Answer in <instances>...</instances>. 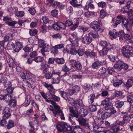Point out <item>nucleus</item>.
<instances>
[{"label":"nucleus","instance_id":"obj_15","mask_svg":"<svg viewBox=\"0 0 133 133\" xmlns=\"http://www.w3.org/2000/svg\"><path fill=\"white\" fill-rule=\"evenodd\" d=\"M22 47V44L19 42H17L14 45V50L16 52H18Z\"/></svg>","mask_w":133,"mask_h":133},{"label":"nucleus","instance_id":"obj_26","mask_svg":"<svg viewBox=\"0 0 133 133\" xmlns=\"http://www.w3.org/2000/svg\"><path fill=\"white\" fill-rule=\"evenodd\" d=\"M133 80L131 79H128L126 82L125 87L127 89L130 87H132L133 85Z\"/></svg>","mask_w":133,"mask_h":133},{"label":"nucleus","instance_id":"obj_50","mask_svg":"<svg viewBox=\"0 0 133 133\" xmlns=\"http://www.w3.org/2000/svg\"><path fill=\"white\" fill-rule=\"evenodd\" d=\"M129 10V9L126 7V6H124L123 8H122L120 11V12L121 13H124L126 12H129L128 11Z\"/></svg>","mask_w":133,"mask_h":133},{"label":"nucleus","instance_id":"obj_9","mask_svg":"<svg viewBox=\"0 0 133 133\" xmlns=\"http://www.w3.org/2000/svg\"><path fill=\"white\" fill-rule=\"evenodd\" d=\"M3 114L4 115L3 117L5 119H8L11 115L10 109L8 107H5L3 110Z\"/></svg>","mask_w":133,"mask_h":133},{"label":"nucleus","instance_id":"obj_64","mask_svg":"<svg viewBox=\"0 0 133 133\" xmlns=\"http://www.w3.org/2000/svg\"><path fill=\"white\" fill-rule=\"evenodd\" d=\"M6 123L7 122L5 119L3 117L0 122V125L4 127L6 125Z\"/></svg>","mask_w":133,"mask_h":133},{"label":"nucleus","instance_id":"obj_4","mask_svg":"<svg viewBox=\"0 0 133 133\" xmlns=\"http://www.w3.org/2000/svg\"><path fill=\"white\" fill-rule=\"evenodd\" d=\"M104 123L103 120L102 118H96L94 120L93 122V128L94 129L96 130L100 128L99 126L101 125Z\"/></svg>","mask_w":133,"mask_h":133},{"label":"nucleus","instance_id":"obj_21","mask_svg":"<svg viewBox=\"0 0 133 133\" xmlns=\"http://www.w3.org/2000/svg\"><path fill=\"white\" fill-rule=\"evenodd\" d=\"M80 90V88L79 86L77 85H75L72 88L71 90L72 93H69V94L70 95H71L74 93L79 92Z\"/></svg>","mask_w":133,"mask_h":133},{"label":"nucleus","instance_id":"obj_42","mask_svg":"<svg viewBox=\"0 0 133 133\" xmlns=\"http://www.w3.org/2000/svg\"><path fill=\"white\" fill-rule=\"evenodd\" d=\"M113 106V104L112 103H109L108 104L104 106V107L105 109L106 110H110V109H111L112 108Z\"/></svg>","mask_w":133,"mask_h":133},{"label":"nucleus","instance_id":"obj_58","mask_svg":"<svg viewBox=\"0 0 133 133\" xmlns=\"http://www.w3.org/2000/svg\"><path fill=\"white\" fill-rule=\"evenodd\" d=\"M51 14L52 16L56 17L58 15V11L56 9L53 10L51 11Z\"/></svg>","mask_w":133,"mask_h":133},{"label":"nucleus","instance_id":"obj_13","mask_svg":"<svg viewBox=\"0 0 133 133\" xmlns=\"http://www.w3.org/2000/svg\"><path fill=\"white\" fill-rule=\"evenodd\" d=\"M94 1L93 0H89L87 2L86 5L84 7V8L87 10L89 8L93 9L95 8L94 5L93 4Z\"/></svg>","mask_w":133,"mask_h":133},{"label":"nucleus","instance_id":"obj_8","mask_svg":"<svg viewBox=\"0 0 133 133\" xmlns=\"http://www.w3.org/2000/svg\"><path fill=\"white\" fill-rule=\"evenodd\" d=\"M10 33L7 34V35L5 36L4 38V41L5 42L9 40L10 36L13 37L17 34L16 31L12 29L11 30L10 32Z\"/></svg>","mask_w":133,"mask_h":133},{"label":"nucleus","instance_id":"obj_7","mask_svg":"<svg viewBox=\"0 0 133 133\" xmlns=\"http://www.w3.org/2000/svg\"><path fill=\"white\" fill-rule=\"evenodd\" d=\"M60 107L58 105H55L54 106V108L50 110L52 111L54 116L56 117L59 116L61 113L62 112V110L60 109Z\"/></svg>","mask_w":133,"mask_h":133},{"label":"nucleus","instance_id":"obj_60","mask_svg":"<svg viewBox=\"0 0 133 133\" xmlns=\"http://www.w3.org/2000/svg\"><path fill=\"white\" fill-rule=\"evenodd\" d=\"M43 84L44 87L47 88L49 90L52 88V85L51 84H48L46 82H43Z\"/></svg>","mask_w":133,"mask_h":133},{"label":"nucleus","instance_id":"obj_53","mask_svg":"<svg viewBox=\"0 0 133 133\" xmlns=\"http://www.w3.org/2000/svg\"><path fill=\"white\" fill-rule=\"evenodd\" d=\"M99 7L104 8L106 5V3L104 2L101 1L97 3Z\"/></svg>","mask_w":133,"mask_h":133},{"label":"nucleus","instance_id":"obj_25","mask_svg":"<svg viewBox=\"0 0 133 133\" xmlns=\"http://www.w3.org/2000/svg\"><path fill=\"white\" fill-rule=\"evenodd\" d=\"M14 126V123L13 121L10 119L8 122L7 128L9 130Z\"/></svg>","mask_w":133,"mask_h":133},{"label":"nucleus","instance_id":"obj_2","mask_svg":"<svg viewBox=\"0 0 133 133\" xmlns=\"http://www.w3.org/2000/svg\"><path fill=\"white\" fill-rule=\"evenodd\" d=\"M68 102L69 104L74 106L76 109L79 108L83 105V101L81 99L75 100L73 98H69Z\"/></svg>","mask_w":133,"mask_h":133},{"label":"nucleus","instance_id":"obj_23","mask_svg":"<svg viewBox=\"0 0 133 133\" xmlns=\"http://www.w3.org/2000/svg\"><path fill=\"white\" fill-rule=\"evenodd\" d=\"M121 61L119 60L117 62V63L114 65V68L118 71H120L121 70Z\"/></svg>","mask_w":133,"mask_h":133},{"label":"nucleus","instance_id":"obj_56","mask_svg":"<svg viewBox=\"0 0 133 133\" xmlns=\"http://www.w3.org/2000/svg\"><path fill=\"white\" fill-rule=\"evenodd\" d=\"M122 23L124 27L127 28L128 23V19L125 18H123Z\"/></svg>","mask_w":133,"mask_h":133},{"label":"nucleus","instance_id":"obj_43","mask_svg":"<svg viewBox=\"0 0 133 133\" xmlns=\"http://www.w3.org/2000/svg\"><path fill=\"white\" fill-rule=\"evenodd\" d=\"M83 88L87 91H88L92 89L91 85L89 84H85L83 85Z\"/></svg>","mask_w":133,"mask_h":133},{"label":"nucleus","instance_id":"obj_11","mask_svg":"<svg viewBox=\"0 0 133 133\" xmlns=\"http://www.w3.org/2000/svg\"><path fill=\"white\" fill-rule=\"evenodd\" d=\"M91 27L95 31H98L100 29L99 23L96 21H94L91 23Z\"/></svg>","mask_w":133,"mask_h":133},{"label":"nucleus","instance_id":"obj_57","mask_svg":"<svg viewBox=\"0 0 133 133\" xmlns=\"http://www.w3.org/2000/svg\"><path fill=\"white\" fill-rule=\"evenodd\" d=\"M121 69H124L127 70L128 67V65L126 63H123L121 61Z\"/></svg>","mask_w":133,"mask_h":133},{"label":"nucleus","instance_id":"obj_14","mask_svg":"<svg viewBox=\"0 0 133 133\" xmlns=\"http://www.w3.org/2000/svg\"><path fill=\"white\" fill-rule=\"evenodd\" d=\"M79 124L82 126H88V128L90 129V127L89 126L88 123L86 122L87 120L83 118H79L78 119Z\"/></svg>","mask_w":133,"mask_h":133},{"label":"nucleus","instance_id":"obj_10","mask_svg":"<svg viewBox=\"0 0 133 133\" xmlns=\"http://www.w3.org/2000/svg\"><path fill=\"white\" fill-rule=\"evenodd\" d=\"M64 24L60 22H57L56 23L53 24V28L55 30H59L61 29L64 28Z\"/></svg>","mask_w":133,"mask_h":133},{"label":"nucleus","instance_id":"obj_46","mask_svg":"<svg viewBox=\"0 0 133 133\" xmlns=\"http://www.w3.org/2000/svg\"><path fill=\"white\" fill-rule=\"evenodd\" d=\"M106 71L105 68L104 67H102L99 70L98 74L100 75H104Z\"/></svg>","mask_w":133,"mask_h":133},{"label":"nucleus","instance_id":"obj_39","mask_svg":"<svg viewBox=\"0 0 133 133\" xmlns=\"http://www.w3.org/2000/svg\"><path fill=\"white\" fill-rule=\"evenodd\" d=\"M121 114H125L123 117V120L124 121H126L128 122L129 121L130 119L129 116L127 115V114H125V113L124 112H122L121 113Z\"/></svg>","mask_w":133,"mask_h":133},{"label":"nucleus","instance_id":"obj_19","mask_svg":"<svg viewBox=\"0 0 133 133\" xmlns=\"http://www.w3.org/2000/svg\"><path fill=\"white\" fill-rule=\"evenodd\" d=\"M123 18L121 15H118L117 17V19L115 23L114 24L113 26L114 28L116 27L117 25L120 24L123 20Z\"/></svg>","mask_w":133,"mask_h":133},{"label":"nucleus","instance_id":"obj_20","mask_svg":"<svg viewBox=\"0 0 133 133\" xmlns=\"http://www.w3.org/2000/svg\"><path fill=\"white\" fill-rule=\"evenodd\" d=\"M109 34L110 38L112 39L115 38L117 36V33L115 29H114L110 31Z\"/></svg>","mask_w":133,"mask_h":133},{"label":"nucleus","instance_id":"obj_18","mask_svg":"<svg viewBox=\"0 0 133 133\" xmlns=\"http://www.w3.org/2000/svg\"><path fill=\"white\" fill-rule=\"evenodd\" d=\"M40 94L42 97L45 99L46 102L49 103L51 102L53 105H54L56 104L55 102H53L51 100L47 99V93H45L43 91H42L40 92Z\"/></svg>","mask_w":133,"mask_h":133},{"label":"nucleus","instance_id":"obj_55","mask_svg":"<svg viewBox=\"0 0 133 133\" xmlns=\"http://www.w3.org/2000/svg\"><path fill=\"white\" fill-rule=\"evenodd\" d=\"M44 76L46 78L49 79L51 78L52 75L50 72L48 71L45 74Z\"/></svg>","mask_w":133,"mask_h":133},{"label":"nucleus","instance_id":"obj_45","mask_svg":"<svg viewBox=\"0 0 133 133\" xmlns=\"http://www.w3.org/2000/svg\"><path fill=\"white\" fill-rule=\"evenodd\" d=\"M73 25V22L70 19H68L67 20L64 24V26H69Z\"/></svg>","mask_w":133,"mask_h":133},{"label":"nucleus","instance_id":"obj_48","mask_svg":"<svg viewBox=\"0 0 133 133\" xmlns=\"http://www.w3.org/2000/svg\"><path fill=\"white\" fill-rule=\"evenodd\" d=\"M55 61L57 63L60 64H62L64 62V59L63 58H56Z\"/></svg>","mask_w":133,"mask_h":133},{"label":"nucleus","instance_id":"obj_49","mask_svg":"<svg viewBox=\"0 0 133 133\" xmlns=\"http://www.w3.org/2000/svg\"><path fill=\"white\" fill-rule=\"evenodd\" d=\"M12 97L9 94H7L4 96V100L5 101L8 102L12 99Z\"/></svg>","mask_w":133,"mask_h":133},{"label":"nucleus","instance_id":"obj_52","mask_svg":"<svg viewBox=\"0 0 133 133\" xmlns=\"http://www.w3.org/2000/svg\"><path fill=\"white\" fill-rule=\"evenodd\" d=\"M29 79L32 82H34L36 80V78L35 76L33 75L30 74L29 75Z\"/></svg>","mask_w":133,"mask_h":133},{"label":"nucleus","instance_id":"obj_16","mask_svg":"<svg viewBox=\"0 0 133 133\" xmlns=\"http://www.w3.org/2000/svg\"><path fill=\"white\" fill-rule=\"evenodd\" d=\"M5 86L7 87L6 90L8 93L11 94L14 88L12 87L11 82H6L5 83Z\"/></svg>","mask_w":133,"mask_h":133},{"label":"nucleus","instance_id":"obj_24","mask_svg":"<svg viewBox=\"0 0 133 133\" xmlns=\"http://www.w3.org/2000/svg\"><path fill=\"white\" fill-rule=\"evenodd\" d=\"M25 99L26 101V102L25 105V107H26L29 105L31 101V97L30 95L29 94L26 95Z\"/></svg>","mask_w":133,"mask_h":133},{"label":"nucleus","instance_id":"obj_1","mask_svg":"<svg viewBox=\"0 0 133 133\" xmlns=\"http://www.w3.org/2000/svg\"><path fill=\"white\" fill-rule=\"evenodd\" d=\"M38 44L39 46L42 48L41 50L42 54L45 56L46 55L45 52H49L50 50L49 45L45 43L41 39L38 40Z\"/></svg>","mask_w":133,"mask_h":133},{"label":"nucleus","instance_id":"obj_54","mask_svg":"<svg viewBox=\"0 0 133 133\" xmlns=\"http://www.w3.org/2000/svg\"><path fill=\"white\" fill-rule=\"evenodd\" d=\"M89 110L91 112H94L96 111L97 108L96 105H91L89 106Z\"/></svg>","mask_w":133,"mask_h":133},{"label":"nucleus","instance_id":"obj_22","mask_svg":"<svg viewBox=\"0 0 133 133\" xmlns=\"http://www.w3.org/2000/svg\"><path fill=\"white\" fill-rule=\"evenodd\" d=\"M17 101L15 98H12L9 101L8 104L9 106L11 108L14 107L16 105Z\"/></svg>","mask_w":133,"mask_h":133},{"label":"nucleus","instance_id":"obj_28","mask_svg":"<svg viewBox=\"0 0 133 133\" xmlns=\"http://www.w3.org/2000/svg\"><path fill=\"white\" fill-rule=\"evenodd\" d=\"M70 112L72 114L71 115L72 116L75 117L77 118L78 117L79 115L78 111L77 110H74L72 109H70Z\"/></svg>","mask_w":133,"mask_h":133},{"label":"nucleus","instance_id":"obj_63","mask_svg":"<svg viewBox=\"0 0 133 133\" xmlns=\"http://www.w3.org/2000/svg\"><path fill=\"white\" fill-rule=\"evenodd\" d=\"M3 21H5V22L8 24L10 21H12L11 18L9 17L8 16H4Z\"/></svg>","mask_w":133,"mask_h":133},{"label":"nucleus","instance_id":"obj_34","mask_svg":"<svg viewBox=\"0 0 133 133\" xmlns=\"http://www.w3.org/2000/svg\"><path fill=\"white\" fill-rule=\"evenodd\" d=\"M15 15L18 17H22L24 15V12L23 11H17L15 12Z\"/></svg>","mask_w":133,"mask_h":133},{"label":"nucleus","instance_id":"obj_36","mask_svg":"<svg viewBox=\"0 0 133 133\" xmlns=\"http://www.w3.org/2000/svg\"><path fill=\"white\" fill-rule=\"evenodd\" d=\"M110 98L109 97L106 98L101 103V104L103 106H104L111 102H110Z\"/></svg>","mask_w":133,"mask_h":133},{"label":"nucleus","instance_id":"obj_5","mask_svg":"<svg viewBox=\"0 0 133 133\" xmlns=\"http://www.w3.org/2000/svg\"><path fill=\"white\" fill-rule=\"evenodd\" d=\"M73 44H69L66 46V51L67 52L70 53L73 55H76L77 54V51Z\"/></svg>","mask_w":133,"mask_h":133},{"label":"nucleus","instance_id":"obj_35","mask_svg":"<svg viewBox=\"0 0 133 133\" xmlns=\"http://www.w3.org/2000/svg\"><path fill=\"white\" fill-rule=\"evenodd\" d=\"M14 44L12 42H9L7 45L6 48L8 50L12 49L14 48Z\"/></svg>","mask_w":133,"mask_h":133},{"label":"nucleus","instance_id":"obj_61","mask_svg":"<svg viewBox=\"0 0 133 133\" xmlns=\"http://www.w3.org/2000/svg\"><path fill=\"white\" fill-rule=\"evenodd\" d=\"M84 15L85 16L87 17H89L91 16L94 15V13L92 12L88 11L85 12Z\"/></svg>","mask_w":133,"mask_h":133},{"label":"nucleus","instance_id":"obj_40","mask_svg":"<svg viewBox=\"0 0 133 133\" xmlns=\"http://www.w3.org/2000/svg\"><path fill=\"white\" fill-rule=\"evenodd\" d=\"M128 17L130 21L131 22L133 21V11L130 10L128 12Z\"/></svg>","mask_w":133,"mask_h":133},{"label":"nucleus","instance_id":"obj_33","mask_svg":"<svg viewBox=\"0 0 133 133\" xmlns=\"http://www.w3.org/2000/svg\"><path fill=\"white\" fill-rule=\"evenodd\" d=\"M101 65L100 63L98 61L94 62L92 64V66L94 69H97Z\"/></svg>","mask_w":133,"mask_h":133},{"label":"nucleus","instance_id":"obj_41","mask_svg":"<svg viewBox=\"0 0 133 133\" xmlns=\"http://www.w3.org/2000/svg\"><path fill=\"white\" fill-rule=\"evenodd\" d=\"M124 34V31L123 30L120 31L117 33V36H118L119 37V39L120 41H122L123 40V36Z\"/></svg>","mask_w":133,"mask_h":133},{"label":"nucleus","instance_id":"obj_6","mask_svg":"<svg viewBox=\"0 0 133 133\" xmlns=\"http://www.w3.org/2000/svg\"><path fill=\"white\" fill-rule=\"evenodd\" d=\"M58 130L60 132H63V133L65 132L66 131H70L71 130V128L70 126H67V127H64V125L59 124L56 125Z\"/></svg>","mask_w":133,"mask_h":133},{"label":"nucleus","instance_id":"obj_17","mask_svg":"<svg viewBox=\"0 0 133 133\" xmlns=\"http://www.w3.org/2000/svg\"><path fill=\"white\" fill-rule=\"evenodd\" d=\"M123 83L122 79H118L116 78L113 79V84L115 87H118L121 85Z\"/></svg>","mask_w":133,"mask_h":133},{"label":"nucleus","instance_id":"obj_12","mask_svg":"<svg viewBox=\"0 0 133 133\" xmlns=\"http://www.w3.org/2000/svg\"><path fill=\"white\" fill-rule=\"evenodd\" d=\"M92 41V38L89 36L84 37L82 39V41L83 43L86 45L90 44Z\"/></svg>","mask_w":133,"mask_h":133},{"label":"nucleus","instance_id":"obj_38","mask_svg":"<svg viewBox=\"0 0 133 133\" xmlns=\"http://www.w3.org/2000/svg\"><path fill=\"white\" fill-rule=\"evenodd\" d=\"M116 48L115 45L114 44L111 45L109 43H107L105 48L108 50V51L109 50L111 49H114Z\"/></svg>","mask_w":133,"mask_h":133},{"label":"nucleus","instance_id":"obj_47","mask_svg":"<svg viewBox=\"0 0 133 133\" xmlns=\"http://www.w3.org/2000/svg\"><path fill=\"white\" fill-rule=\"evenodd\" d=\"M43 60V58L40 56H38L34 58V61L36 63L42 62Z\"/></svg>","mask_w":133,"mask_h":133},{"label":"nucleus","instance_id":"obj_32","mask_svg":"<svg viewBox=\"0 0 133 133\" xmlns=\"http://www.w3.org/2000/svg\"><path fill=\"white\" fill-rule=\"evenodd\" d=\"M95 97V95L94 94H92L89 96L88 101L89 103L91 104L94 102Z\"/></svg>","mask_w":133,"mask_h":133},{"label":"nucleus","instance_id":"obj_29","mask_svg":"<svg viewBox=\"0 0 133 133\" xmlns=\"http://www.w3.org/2000/svg\"><path fill=\"white\" fill-rule=\"evenodd\" d=\"M42 19L44 23L46 24L48 23L53 24L54 21L52 20H49L48 18L45 16H43Z\"/></svg>","mask_w":133,"mask_h":133},{"label":"nucleus","instance_id":"obj_51","mask_svg":"<svg viewBox=\"0 0 133 133\" xmlns=\"http://www.w3.org/2000/svg\"><path fill=\"white\" fill-rule=\"evenodd\" d=\"M52 76L57 75V77H59L61 75V72L60 71H57L55 70H53L52 72Z\"/></svg>","mask_w":133,"mask_h":133},{"label":"nucleus","instance_id":"obj_62","mask_svg":"<svg viewBox=\"0 0 133 133\" xmlns=\"http://www.w3.org/2000/svg\"><path fill=\"white\" fill-rule=\"evenodd\" d=\"M131 94L128 95L127 97V100L129 103L133 100V93L131 92Z\"/></svg>","mask_w":133,"mask_h":133},{"label":"nucleus","instance_id":"obj_31","mask_svg":"<svg viewBox=\"0 0 133 133\" xmlns=\"http://www.w3.org/2000/svg\"><path fill=\"white\" fill-rule=\"evenodd\" d=\"M77 0H71L70 2V4L72 6L76 8H78L81 6V4H77Z\"/></svg>","mask_w":133,"mask_h":133},{"label":"nucleus","instance_id":"obj_59","mask_svg":"<svg viewBox=\"0 0 133 133\" xmlns=\"http://www.w3.org/2000/svg\"><path fill=\"white\" fill-rule=\"evenodd\" d=\"M111 114L110 113L106 112L103 114L102 116V117L103 119H105L110 116Z\"/></svg>","mask_w":133,"mask_h":133},{"label":"nucleus","instance_id":"obj_30","mask_svg":"<svg viewBox=\"0 0 133 133\" xmlns=\"http://www.w3.org/2000/svg\"><path fill=\"white\" fill-rule=\"evenodd\" d=\"M124 104L123 102L118 100L116 101L115 105L117 108H121Z\"/></svg>","mask_w":133,"mask_h":133},{"label":"nucleus","instance_id":"obj_44","mask_svg":"<svg viewBox=\"0 0 133 133\" xmlns=\"http://www.w3.org/2000/svg\"><path fill=\"white\" fill-rule=\"evenodd\" d=\"M107 43L106 41L102 40H100L99 43V45L103 48H105Z\"/></svg>","mask_w":133,"mask_h":133},{"label":"nucleus","instance_id":"obj_37","mask_svg":"<svg viewBox=\"0 0 133 133\" xmlns=\"http://www.w3.org/2000/svg\"><path fill=\"white\" fill-rule=\"evenodd\" d=\"M108 50L105 48H103L99 52V54L101 56H104L106 55L108 52Z\"/></svg>","mask_w":133,"mask_h":133},{"label":"nucleus","instance_id":"obj_3","mask_svg":"<svg viewBox=\"0 0 133 133\" xmlns=\"http://www.w3.org/2000/svg\"><path fill=\"white\" fill-rule=\"evenodd\" d=\"M132 47L129 45L123 46L122 49V52L123 55L126 57H129L131 56L132 52L130 51L132 50Z\"/></svg>","mask_w":133,"mask_h":133},{"label":"nucleus","instance_id":"obj_27","mask_svg":"<svg viewBox=\"0 0 133 133\" xmlns=\"http://www.w3.org/2000/svg\"><path fill=\"white\" fill-rule=\"evenodd\" d=\"M88 113V112L84 108H81L80 109L79 114L81 117L86 116Z\"/></svg>","mask_w":133,"mask_h":133}]
</instances>
